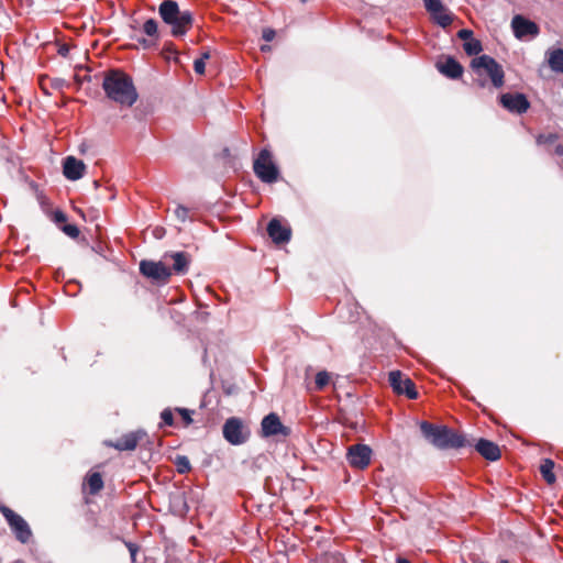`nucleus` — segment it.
Wrapping results in <instances>:
<instances>
[{"label":"nucleus","mask_w":563,"mask_h":563,"mask_svg":"<svg viewBox=\"0 0 563 563\" xmlns=\"http://www.w3.org/2000/svg\"><path fill=\"white\" fill-rule=\"evenodd\" d=\"M440 73L449 78L457 79L463 74V67L452 57H449L444 63L439 64Z\"/></svg>","instance_id":"obj_21"},{"label":"nucleus","mask_w":563,"mask_h":563,"mask_svg":"<svg viewBox=\"0 0 563 563\" xmlns=\"http://www.w3.org/2000/svg\"><path fill=\"white\" fill-rule=\"evenodd\" d=\"M427 11L442 27H446L453 21L451 13L445 9L441 0H423Z\"/></svg>","instance_id":"obj_13"},{"label":"nucleus","mask_w":563,"mask_h":563,"mask_svg":"<svg viewBox=\"0 0 563 563\" xmlns=\"http://www.w3.org/2000/svg\"><path fill=\"white\" fill-rule=\"evenodd\" d=\"M53 220H54L55 223H64V222H66L67 217H66V214L63 211L56 210L53 213Z\"/></svg>","instance_id":"obj_36"},{"label":"nucleus","mask_w":563,"mask_h":563,"mask_svg":"<svg viewBox=\"0 0 563 563\" xmlns=\"http://www.w3.org/2000/svg\"><path fill=\"white\" fill-rule=\"evenodd\" d=\"M205 67H206V64L203 62V58H198L195 60L194 69L197 74H199V75L205 74Z\"/></svg>","instance_id":"obj_33"},{"label":"nucleus","mask_w":563,"mask_h":563,"mask_svg":"<svg viewBox=\"0 0 563 563\" xmlns=\"http://www.w3.org/2000/svg\"><path fill=\"white\" fill-rule=\"evenodd\" d=\"M176 410L181 416L186 426H189L192 422L190 410L185 408H177Z\"/></svg>","instance_id":"obj_32"},{"label":"nucleus","mask_w":563,"mask_h":563,"mask_svg":"<svg viewBox=\"0 0 563 563\" xmlns=\"http://www.w3.org/2000/svg\"><path fill=\"white\" fill-rule=\"evenodd\" d=\"M88 485L91 494H97L103 487V481L99 473H92L88 476Z\"/></svg>","instance_id":"obj_24"},{"label":"nucleus","mask_w":563,"mask_h":563,"mask_svg":"<svg viewBox=\"0 0 563 563\" xmlns=\"http://www.w3.org/2000/svg\"><path fill=\"white\" fill-rule=\"evenodd\" d=\"M161 418L166 426H173L174 423V417L170 409L166 408L162 411Z\"/></svg>","instance_id":"obj_30"},{"label":"nucleus","mask_w":563,"mask_h":563,"mask_svg":"<svg viewBox=\"0 0 563 563\" xmlns=\"http://www.w3.org/2000/svg\"><path fill=\"white\" fill-rule=\"evenodd\" d=\"M253 169L255 175L264 183L272 184L278 178V169L272 161L271 152L262 150L254 161Z\"/></svg>","instance_id":"obj_6"},{"label":"nucleus","mask_w":563,"mask_h":563,"mask_svg":"<svg viewBox=\"0 0 563 563\" xmlns=\"http://www.w3.org/2000/svg\"><path fill=\"white\" fill-rule=\"evenodd\" d=\"M167 258H172L173 260V271L176 273V274H185L187 273L188 271V266H189V262H190V258H189V255L185 252H176V253H173L170 255L166 254L164 256V260L167 261Z\"/></svg>","instance_id":"obj_20"},{"label":"nucleus","mask_w":563,"mask_h":563,"mask_svg":"<svg viewBox=\"0 0 563 563\" xmlns=\"http://www.w3.org/2000/svg\"><path fill=\"white\" fill-rule=\"evenodd\" d=\"M268 48H269V47H268L267 45L262 46V51H266V49H268Z\"/></svg>","instance_id":"obj_44"},{"label":"nucleus","mask_w":563,"mask_h":563,"mask_svg":"<svg viewBox=\"0 0 563 563\" xmlns=\"http://www.w3.org/2000/svg\"><path fill=\"white\" fill-rule=\"evenodd\" d=\"M500 103L508 111L518 114L525 113L530 107V102L523 93H504L500 97Z\"/></svg>","instance_id":"obj_14"},{"label":"nucleus","mask_w":563,"mask_h":563,"mask_svg":"<svg viewBox=\"0 0 563 563\" xmlns=\"http://www.w3.org/2000/svg\"><path fill=\"white\" fill-rule=\"evenodd\" d=\"M222 434L230 444L241 445L249 440L251 432L242 419L231 417L225 420L222 428Z\"/></svg>","instance_id":"obj_5"},{"label":"nucleus","mask_w":563,"mask_h":563,"mask_svg":"<svg viewBox=\"0 0 563 563\" xmlns=\"http://www.w3.org/2000/svg\"><path fill=\"white\" fill-rule=\"evenodd\" d=\"M420 430L423 437L440 450L460 449L468 445V441L463 434H460L445 426H435L430 422L422 421L420 423Z\"/></svg>","instance_id":"obj_2"},{"label":"nucleus","mask_w":563,"mask_h":563,"mask_svg":"<svg viewBox=\"0 0 563 563\" xmlns=\"http://www.w3.org/2000/svg\"><path fill=\"white\" fill-rule=\"evenodd\" d=\"M558 134L549 133V134H540L537 136L538 144H552L558 140Z\"/></svg>","instance_id":"obj_28"},{"label":"nucleus","mask_w":563,"mask_h":563,"mask_svg":"<svg viewBox=\"0 0 563 563\" xmlns=\"http://www.w3.org/2000/svg\"><path fill=\"white\" fill-rule=\"evenodd\" d=\"M144 435L145 433L143 431L130 432L118 439L113 446L120 451H132Z\"/></svg>","instance_id":"obj_17"},{"label":"nucleus","mask_w":563,"mask_h":563,"mask_svg":"<svg viewBox=\"0 0 563 563\" xmlns=\"http://www.w3.org/2000/svg\"><path fill=\"white\" fill-rule=\"evenodd\" d=\"M397 563H410V561L405 558H398Z\"/></svg>","instance_id":"obj_43"},{"label":"nucleus","mask_w":563,"mask_h":563,"mask_svg":"<svg viewBox=\"0 0 563 563\" xmlns=\"http://www.w3.org/2000/svg\"><path fill=\"white\" fill-rule=\"evenodd\" d=\"M125 545L131 554V560L132 562H135L136 560V553L139 551V548L136 544L132 543V542H125Z\"/></svg>","instance_id":"obj_35"},{"label":"nucleus","mask_w":563,"mask_h":563,"mask_svg":"<svg viewBox=\"0 0 563 563\" xmlns=\"http://www.w3.org/2000/svg\"><path fill=\"white\" fill-rule=\"evenodd\" d=\"M463 48H464L465 53L467 55H470V56L477 55L483 49L482 43L478 40L474 38V37H472L468 41L464 42Z\"/></svg>","instance_id":"obj_23"},{"label":"nucleus","mask_w":563,"mask_h":563,"mask_svg":"<svg viewBox=\"0 0 563 563\" xmlns=\"http://www.w3.org/2000/svg\"><path fill=\"white\" fill-rule=\"evenodd\" d=\"M175 466L180 474H185L190 471L191 465L187 456L185 455H177L175 457Z\"/></svg>","instance_id":"obj_26"},{"label":"nucleus","mask_w":563,"mask_h":563,"mask_svg":"<svg viewBox=\"0 0 563 563\" xmlns=\"http://www.w3.org/2000/svg\"><path fill=\"white\" fill-rule=\"evenodd\" d=\"M501 563H508V561H501Z\"/></svg>","instance_id":"obj_45"},{"label":"nucleus","mask_w":563,"mask_h":563,"mask_svg":"<svg viewBox=\"0 0 563 563\" xmlns=\"http://www.w3.org/2000/svg\"><path fill=\"white\" fill-rule=\"evenodd\" d=\"M547 63L552 71L563 74V48H549L545 52Z\"/></svg>","instance_id":"obj_19"},{"label":"nucleus","mask_w":563,"mask_h":563,"mask_svg":"<svg viewBox=\"0 0 563 563\" xmlns=\"http://www.w3.org/2000/svg\"><path fill=\"white\" fill-rule=\"evenodd\" d=\"M475 448L476 451L486 460L497 461L500 457L499 446L489 440H478Z\"/></svg>","instance_id":"obj_18"},{"label":"nucleus","mask_w":563,"mask_h":563,"mask_svg":"<svg viewBox=\"0 0 563 563\" xmlns=\"http://www.w3.org/2000/svg\"><path fill=\"white\" fill-rule=\"evenodd\" d=\"M471 67L479 76L487 75L494 87L500 88L504 85L503 67L493 57L488 55L477 56L473 58Z\"/></svg>","instance_id":"obj_4"},{"label":"nucleus","mask_w":563,"mask_h":563,"mask_svg":"<svg viewBox=\"0 0 563 563\" xmlns=\"http://www.w3.org/2000/svg\"><path fill=\"white\" fill-rule=\"evenodd\" d=\"M301 2H306L307 0H300Z\"/></svg>","instance_id":"obj_46"},{"label":"nucleus","mask_w":563,"mask_h":563,"mask_svg":"<svg viewBox=\"0 0 563 563\" xmlns=\"http://www.w3.org/2000/svg\"><path fill=\"white\" fill-rule=\"evenodd\" d=\"M102 88L108 98L121 106L131 107L139 97L132 78L120 70L109 71L104 76Z\"/></svg>","instance_id":"obj_1"},{"label":"nucleus","mask_w":563,"mask_h":563,"mask_svg":"<svg viewBox=\"0 0 563 563\" xmlns=\"http://www.w3.org/2000/svg\"><path fill=\"white\" fill-rule=\"evenodd\" d=\"M69 48L66 45H62L58 48V54L62 56H67Z\"/></svg>","instance_id":"obj_40"},{"label":"nucleus","mask_w":563,"mask_h":563,"mask_svg":"<svg viewBox=\"0 0 563 563\" xmlns=\"http://www.w3.org/2000/svg\"><path fill=\"white\" fill-rule=\"evenodd\" d=\"M267 233L275 243L280 244L290 240L291 230L282 225L279 220L273 219L267 225Z\"/></svg>","instance_id":"obj_16"},{"label":"nucleus","mask_w":563,"mask_h":563,"mask_svg":"<svg viewBox=\"0 0 563 563\" xmlns=\"http://www.w3.org/2000/svg\"><path fill=\"white\" fill-rule=\"evenodd\" d=\"M62 231L73 239H76L79 235V229L75 224H64L62 227Z\"/></svg>","instance_id":"obj_29"},{"label":"nucleus","mask_w":563,"mask_h":563,"mask_svg":"<svg viewBox=\"0 0 563 563\" xmlns=\"http://www.w3.org/2000/svg\"><path fill=\"white\" fill-rule=\"evenodd\" d=\"M554 466V462L550 459H544L540 465V473L543 479L550 485L554 484L556 479L553 472Z\"/></svg>","instance_id":"obj_22"},{"label":"nucleus","mask_w":563,"mask_h":563,"mask_svg":"<svg viewBox=\"0 0 563 563\" xmlns=\"http://www.w3.org/2000/svg\"><path fill=\"white\" fill-rule=\"evenodd\" d=\"M389 384L397 394H404L409 399H416L418 397L413 382L409 377L405 376L400 371H393L389 373Z\"/></svg>","instance_id":"obj_10"},{"label":"nucleus","mask_w":563,"mask_h":563,"mask_svg":"<svg viewBox=\"0 0 563 563\" xmlns=\"http://www.w3.org/2000/svg\"><path fill=\"white\" fill-rule=\"evenodd\" d=\"M163 21L172 26L174 36H183L192 25V14L190 11H180L177 2L164 1L158 9Z\"/></svg>","instance_id":"obj_3"},{"label":"nucleus","mask_w":563,"mask_h":563,"mask_svg":"<svg viewBox=\"0 0 563 563\" xmlns=\"http://www.w3.org/2000/svg\"><path fill=\"white\" fill-rule=\"evenodd\" d=\"M555 154L556 155H563V145L562 144H559L555 146Z\"/></svg>","instance_id":"obj_41"},{"label":"nucleus","mask_w":563,"mask_h":563,"mask_svg":"<svg viewBox=\"0 0 563 563\" xmlns=\"http://www.w3.org/2000/svg\"><path fill=\"white\" fill-rule=\"evenodd\" d=\"M188 211H189L188 208H186L184 206H178L175 209V216L179 221L185 222L188 217Z\"/></svg>","instance_id":"obj_31"},{"label":"nucleus","mask_w":563,"mask_h":563,"mask_svg":"<svg viewBox=\"0 0 563 563\" xmlns=\"http://www.w3.org/2000/svg\"><path fill=\"white\" fill-rule=\"evenodd\" d=\"M290 429L284 426L277 413L271 412L262 419L261 435L263 438L283 437L287 438Z\"/></svg>","instance_id":"obj_9"},{"label":"nucleus","mask_w":563,"mask_h":563,"mask_svg":"<svg viewBox=\"0 0 563 563\" xmlns=\"http://www.w3.org/2000/svg\"><path fill=\"white\" fill-rule=\"evenodd\" d=\"M330 382V375L325 371H321L316 375V388L318 390L323 389Z\"/></svg>","instance_id":"obj_27"},{"label":"nucleus","mask_w":563,"mask_h":563,"mask_svg":"<svg viewBox=\"0 0 563 563\" xmlns=\"http://www.w3.org/2000/svg\"><path fill=\"white\" fill-rule=\"evenodd\" d=\"M457 36L463 40L464 42L468 41L473 37V32L467 29H462L459 31Z\"/></svg>","instance_id":"obj_37"},{"label":"nucleus","mask_w":563,"mask_h":563,"mask_svg":"<svg viewBox=\"0 0 563 563\" xmlns=\"http://www.w3.org/2000/svg\"><path fill=\"white\" fill-rule=\"evenodd\" d=\"M511 27L517 38L522 40L526 36L536 37L540 29L537 23L530 21L522 15H515L511 20Z\"/></svg>","instance_id":"obj_12"},{"label":"nucleus","mask_w":563,"mask_h":563,"mask_svg":"<svg viewBox=\"0 0 563 563\" xmlns=\"http://www.w3.org/2000/svg\"><path fill=\"white\" fill-rule=\"evenodd\" d=\"M143 32L151 38H158V26L157 22L154 19H148L143 24Z\"/></svg>","instance_id":"obj_25"},{"label":"nucleus","mask_w":563,"mask_h":563,"mask_svg":"<svg viewBox=\"0 0 563 563\" xmlns=\"http://www.w3.org/2000/svg\"><path fill=\"white\" fill-rule=\"evenodd\" d=\"M275 37V31L272 30V29H266L263 31V38L266 41V42H271L273 41V38Z\"/></svg>","instance_id":"obj_38"},{"label":"nucleus","mask_w":563,"mask_h":563,"mask_svg":"<svg viewBox=\"0 0 563 563\" xmlns=\"http://www.w3.org/2000/svg\"><path fill=\"white\" fill-rule=\"evenodd\" d=\"M137 42L143 48H151L152 46L156 45V40H153L151 37L150 38L141 37V38H137Z\"/></svg>","instance_id":"obj_34"},{"label":"nucleus","mask_w":563,"mask_h":563,"mask_svg":"<svg viewBox=\"0 0 563 563\" xmlns=\"http://www.w3.org/2000/svg\"><path fill=\"white\" fill-rule=\"evenodd\" d=\"M140 271L145 277L161 284H166L172 276V269L164 262L142 261Z\"/></svg>","instance_id":"obj_8"},{"label":"nucleus","mask_w":563,"mask_h":563,"mask_svg":"<svg viewBox=\"0 0 563 563\" xmlns=\"http://www.w3.org/2000/svg\"><path fill=\"white\" fill-rule=\"evenodd\" d=\"M0 510L3 517L7 519L9 526L15 533L16 539L22 543H26L32 536L27 522L20 515L15 514L7 506H1Z\"/></svg>","instance_id":"obj_7"},{"label":"nucleus","mask_w":563,"mask_h":563,"mask_svg":"<svg viewBox=\"0 0 563 563\" xmlns=\"http://www.w3.org/2000/svg\"><path fill=\"white\" fill-rule=\"evenodd\" d=\"M53 87L56 88V89H62L65 85V80L64 79H60V78H56L53 80Z\"/></svg>","instance_id":"obj_39"},{"label":"nucleus","mask_w":563,"mask_h":563,"mask_svg":"<svg viewBox=\"0 0 563 563\" xmlns=\"http://www.w3.org/2000/svg\"><path fill=\"white\" fill-rule=\"evenodd\" d=\"M86 170V165L82 161L74 157V156H67L64 159L63 164V173L64 176L69 180H78L80 179Z\"/></svg>","instance_id":"obj_15"},{"label":"nucleus","mask_w":563,"mask_h":563,"mask_svg":"<svg viewBox=\"0 0 563 563\" xmlns=\"http://www.w3.org/2000/svg\"><path fill=\"white\" fill-rule=\"evenodd\" d=\"M200 58H203V62H206L207 59L210 58V53L207 51L205 53H202L201 57Z\"/></svg>","instance_id":"obj_42"},{"label":"nucleus","mask_w":563,"mask_h":563,"mask_svg":"<svg viewBox=\"0 0 563 563\" xmlns=\"http://www.w3.org/2000/svg\"><path fill=\"white\" fill-rule=\"evenodd\" d=\"M346 459L352 467L364 470L372 459V449L366 444H354L347 450Z\"/></svg>","instance_id":"obj_11"}]
</instances>
